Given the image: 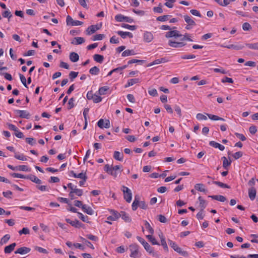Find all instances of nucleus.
Segmentation results:
<instances>
[{"instance_id":"obj_15","label":"nucleus","mask_w":258,"mask_h":258,"mask_svg":"<svg viewBox=\"0 0 258 258\" xmlns=\"http://www.w3.org/2000/svg\"><path fill=\"white\" fill-rule=\"evenodd\" d=\"M139 204H140V197L138 195H136L135 197V200L132 204V209L133 211H136L138 207H139Z\"/></svg>"},{"instance_id":"obj_3","label":"nucleus","mask_w":258,"mask_h":258,"mask_svg":"<svg viewBox=\"0 0 258 258\" xmlns=\"http://www.w3.org/2000/svg\"><path fill=\"white\" fill-rule=\"evenodd\" d=\"M137 239L142 244L147 251L150 253H154L153 248L147 242L145 241L144 239L140 236H137Z\"/></svg>"},{"instance_id":"obj_35","label":"nucleus","mask_w":258,"mask_h":258,"mask_svg":"<svg viewBox=\"0 0 258 258\" xmlns=\"http://www.w3.org/2000/svg\"><path fill=\"white\" fill-rule=\"evenodd\" d=\"M71 225L76 228H80L82 227L83 225V224L78 220L73 221Z\"/></svg>"},{"instance_id":"obj_37","label":"nucleus","mask_w":258,"mask_h":258,"mask_svg":"<svg viewBox=\"0 0 258 258\" xmlns=\"http://www.w3.org/2000/svg\"><path fill=\"white\" fill-rule=\"evenodd\" d=\"M86 173V172L85 173H83V172H82L81 173L78 174H77L76 173H75L74 172V171H71L70 172V173H69V175L71 176V175H72L75 178H82V176H83Z\"/></svg>"},{"instance_id":"obj_38","label":"nucleus","mask_w":258,"mask_h":258,"mask_svg":"<svg viewBox=\"0 0 258 258\" xmlns=\"http://www.w3.org/2000/svg\"><path fill=\"white\" fill-rule=\"evenodd\" d=\"M25 140L27 143L32 146L36 144V140L33 138H26Z\"/></svg>"},{"instance_id":"obj_53","label":"nucleus","mask_w":258,"mask_h":258,"mask_svg":"<svg viewBox=\"0 0 258 258\" xmlns=\"http://www.w3.org/2000/svg\"><path fill=\"white\" fill-rule=\"evenodd\" d=\"M74 192L75 193L76 195L78 196H81L83 195V190L81 189L77 188V186H75Z\"/></svg>"},{"instance_id":"obj_60","label":"nucleus","mask_w":258,"mask_h":258,"mask_svg":"<svg viewBox=\"0 0 258 258\" xmlns=\"http://www.w3.org/2000/svg\"><path fill=\"white\" fill-rule=\"evenodd\" d=\"M197 118L198 119V120H207V117L206 115H205L204 114H203L202 113H198L197 114V116H196Z\"/></svg>"},{"instance_id":"obj_24","label":"nucleus","mask_w":258,"mask_h":258,"mask_svg":"<svg viewBox=\"0 0 258 258\" xmlns=\"http://www.w3.org/2000/svg\"><path fill=\"white\" fill-rule=\"evenodd\" d=\"M222 160H223V168L226 169H227L228 167L231 165L232 161L230 159L228 161L225 156L222 157Z\"/></svg>"},{"instance_id":"obj_32","label":"nucleus","mask_w":258,"mask_h":258,"mask_svg":"<svg viewBox=\"0 0 258 258\" xmlns=\"http://www.w3.org/2000/svg\"><path fill=\"white\" fill-rule=\"evenodd\" d=\"M100 72L99 69L97 67H94L89 70V73L92 75H97Z\"/></svg>"},{"instance_id":"obj_44","label":"nucleus","mask_w":258,"mask_h":258,"mask_svg":"<svg viewBox=\"0 0 258 258\" xmlns=\"http://www.w3.org/2000/svg\"><path fill=\"white\" fill-rule=\"evenodd\" d=\"M182 36H183V37L180 39L182 42L184 40H187L191 42L193 41L190 37V34L188 33H186L184 35H182Z\"/></svg>"},{"instance_id":"obj_57","label":"nucleus","mask_w":258,"mask_h":258,"mask_svg":"<svg viewBox=\"0 0 258 258\" xmlns=\"http://www.w3.org/2000/svg\"><path fill=\"white\" fill-rule=\"evenodd\" d=\"M36 187L42 191H49V188L46 185H37Z\"/></svg>"},{"instance_id":"obj_29","label":"nucleus","mask_w":258,"mask_h":258,"mask_svg":"<svg viewBox=\"0 0 258 258\" xmlns=\"http://www.w3.org/2000/svg\"><path fill=\"white\" fill-rule=\"evenodd\" d=\"M198 200L200 202V206L201 208V210H202V211H203V210L206 207V202L201 197H199L198 198Z\"/></svg>"},{"instance_id":"obj_54","label":"nucleus","mask_w":258,"mask_h":258,"mask_svg":"<svg viewBox=\"0 0 258 258\" xmlns=\"http://www.w3.org/2000/svg\"><path fill=\"white\" fill-rule=\"evenodd\" d=\"M18 170L23 171H30V169L26 165H19L18 166Z\"/></svg>"},{"instance_id":"obj_39","label":"nucleus","mask_w":258,"mask_h":258,"mask_svg":"<svg viewBox=\"0 0 258 258\" xmlns=\"http://www.w3.org/2000/svg\"><path fill=\"white\" fill-rule=\"evenodd\" d=\"M19 77H20V79L21 83L23 84V85L24 86V87L28 88V86L27 85V80H26L25 77L21 74H19Z\"/></svg>"},{"instance_id":"obj_61","label":"nucleus","mask_w":258,"mask_h":258,"mask_svg":"<svg viewBox=\"0 0 258 258\" xmlns=\"http://www.w3.org/2000/svg\"><path fill=\"white\" fill-rule=\"evenodd\" d=\"M35 249L41 253H47L48 251L46 249L39 246H35Z\"/></svg>"},{"instance_id":"obj_28","label":"nucleus","mask_w":258,"mask_h":258,"mask_svg":"<svg viewBox=\"0 0 258 258\" xmlns=\"http://www.w3.org/2000/svg\"><path fill=\"white\" fill-rule=\"evenodd\" d=\"M93 58L96 62L102 63L104 59V56L102 55L96 54L93 55Z\"/></svg>"},{"instance_id":"obj_25","label":"nucleus","mask_w":258,"mask_h":258,"mask_svg":"<svg viewBox=\"0 0 258 258\" xmlns=\"http://www.w3.org/2000/svg\"><path fill=\"white\" fill-rule=\"evenodd\" d=\"M136 54V53L135 52L134 50L127 49V50H125V51H124L122 53L121 55H122V56L125 57V56H130V55H134Z\"/></svg>"},{"instance_id":"obj_56","label":"nucleus","mask_w":258,"mask_h":258,"mask_svg":"<svg viewBox=\"0 0 258 258\" xmlns=\"http://www.w3.org/2000/svg\"><path fill=\"white\" fill-rule=\"evenodd\" d=\"M10 238V235L9 234H6L1 239L2 244L6 243Z\"/></svg>"},{"instance_id":"obj_52","label":"nucleus","mask_w":258,"mask_h":258,"mask_svg":"<svg viewBox=\"0 0 258 258\" xmlns=\"http://www.w3.org/2000/svg\"><path fill=\"white\" fill-rule=\"evenodd\" d=\"M153 11L154 12L158 13H162L163 10L162 9V5L160 3L158 7H154L153 8Z\"/></svg>"},{"instance_id":"obj_42","label":"nucleus","mask_w":258,"mask_h":258,"mask_svg":"<svg viewBox=\"0 0 258 258\" xmlns=\"http://www.w3.org/2000/svg\"><path fill=\"white\" fill-rule=\"evenodd\" d=\"M121 27L123 28H124L128 29L131 30H135L136 29V26H135V25L131 26L128 24H124V23H123L121 24Z\"/></svg>"},{"instance_id":"obj_36","label":"nucleus","mask_w":258,"mask_h":258,"mask_svg":"<svg viewBox=\"0 0 258 258\" xmlns=\"http://www.w3.org/2000/svg\"><path fill=\"white\" fill-rule=\"evenodd\" d=\"M170 17H171L170 15H167L161 16H159L158 17H157L156 20H157V21H158L165 22V21L168 20V18Z\"/></svg>"},{"instance_id":"obj_23","label":"nucleus","mask_w":258,"mask_h":258,"mask_svg":"<svg viewBox=\"0 0 258 258\" xmlns=\"http://www.w3.org/2000/svg\"><path fill=\"white\" fill-rule=\"evenodd\" d=\"M16 243H13L10 245L6 246L4 249L5 252L6 253H11L14 249V248L16 246Z\"/></svg>"},{"instance_id":"obj_20","label":"nucleus","mask_w":258,"mask_h":258,"mask_svg":"<svg viewBox=\"0 0 258 258\" xmlns=\"http://www.w3.org/2000/svg\"><path fill=\"white\" fill-rule=\"evenodd\" d=\"M69 57L71 61L73 62H76L79 59V56L78 54L75 52L70 53Z\"/></svg>"},{"instance_id":"obj_63","label":"nucleus","mask_w":258,"mask_h":258,"mask_svg":"<svg viewBox=\"0 0 258 258\" xmlns=\"http://www.w3.org/2000/svg\"><path fill=\"white\" fill-rule=\"evenodd\" d=\"M127 98L128 100L133 103H134L136 102L135 98L133 94H129L127 95Z\"/></svg>"},{"instance_id":"obj_16","label":"nucleus","mask_w":258,"mask_h":258,"mask_svg":"<svg viewBox=\"0 0 258 258\" xmlns=\"http://www.w3.org/2000/svg\"><path fill=\"white\" fill-rule=\"evenodd\" d=\"M220 46L222 47H225L229 49H234L235 50H240L244 47V46L242 45L234 44H230L228 45H221Z\"/></svg>"},{"instance_id":"obj_31","label":"nucleus","mask_w":258,"mask_h":258,"mask_svg":"<svg viewBox=\"0 0 258 258\" xmlns=\"http://www.w3.org/2000/svg\"><path fill=\"white\" fill-rule=\"evenodd\" d=\"M2 15L4 18H7L8 21H10V19L13 16L11 12L9 10L3 12Z\"/></svg>"},{"instance_id":"obj_50","label":"nucleus","mask_w":258,"mask_h":258,"mask_svg":"<svg viewBox=\"0 0 258 258\" xmlns=\"http://www.w3.org/2000/svg\"><path fill=\"white\" fill-rule=\"evenodd\" d=\"M145 227L146 229H148L149 232L151 233V234H153L154 233V229L152 228V227L151 226L150 224H149V223L148 222H147V221H145Z\"/></svg>"},{"instance_id":"obj_6","label":"nucleus","mask_w":258,"mask_h":258,"mask_svg":"<svg viewBox=\"0 0 258 258\" xmlns=\"http://www.w3.org/2000/svg\"><path fill=\"white\" fill-rule=\"evenodd\" d=\"M182 36V35L179 33V32L177 30H171L166 33L165 37L167 38L171 37H179Z\"/></svg>"},{"instance_id":"obj_34","label":"nucleus","mask_w":258,"mask_h":258,"mask_svg":"<svg viewBox=\"0 0 258 258\" xmlns=\"http://www.w3.org/2000/svg\"><path fill=\"white\" fill-rule=\"evenodd\" d=\"M213 183L221 187H222V188H230V186L228 185H227L225 183H222L220 181H214L213 182Z\"/></svg>"},{"instance_id":"obj_13","label":"nucleus","mask_w":258,"mask_h":258,"mask_svg":"<svg viewBox=\"0 0 258 258\" xmlns=\"http://www.w3.org/2000/svg\"><path fill=\"white\" fill-rule=\"evenodd\" d=\"M27 179L30 180L33 182H35L37 184H41L42 183V181L37 178L35 175L33 174H29L27 175Z\"/></svg>"},{"instance_id":"obj_4","label":"nucleus","mask_w":258,"mask_h":258,"mask_svg":"<svg viewBox=\"0 0 258 258\" xmlns=\"http://www.w3.org/2000/svg\"><path fill=\"white\" fill-rule=\"evenodd\" d=\"M102 27V23L89 26L86 30L88 35H91L99 30Z\"/></svg>"},{"instance_id":"obj_26","label":"nucleus","mask_w":258,"mask_h":258,"mask_svg":"<svg viewBox=\"0 0 258 258\" xmlns=\"http://www.w3.org/2000/svg\"><path fill=\"white\" fill-rule=\"evenodd\" d=\"M206 115L209 117V118L213 120H222L225 121V119L222 117L218 116L215 115H213L211 114L206 113Z\"/></svg>"},{"instance_id":"obj_40","label":"nucleus","mask_w":258,"mask_h":258,"mask_svg":"<svg viewBox=\"0 0 258 258\" xmlns=\"http://www.w3.org/2000/svg\"><path fill=\"white\" fill-rule=\"evenodd\" d=\"M81 241L84 242L88 247H90L91 249H94V247L93 244L88 240L86 239L85 238L81 237Z\"/></svg>"},{"instance_id":"obj_11","label":"nucleus","mask_w":258,"mask_h":258,"mask_svg":"<svg viewBox=\"0 0 258 258\" xmlns=\"http://www.w3.org/2000/svg\"><path fill=\"white\" fill-rule=\"evenodd\" d=\"M15 111L19 114L21 118L29 119L30 116V113L27 111L17 110Z\"/></svg>"},{"instance_id":"obj_22","label":"nucleus","mask_w":258,"mask_h":258,"mask_svg":"<svg viewBox=\"0 0 258 258\" xmlns=\"http://www.w3.org/2000/svg\"><path fill=\"white\" fill-rule=\"evenodd\" d=\"M74 40H75V41H74V40H73L71 42V43L74 45L81 44L85 42L84 38L83 37H75Z\"/></svg>"},{"instance_id":"obj_59","label":"nucleus","mask_w":258,"mask_h":258,"mask_svg":"<svg viewBox=\"0 0 258 258\" xmlns=\"http://www.w3.org/2000/svg\"><path fill=\"white\" fill-rule=\"evenodd\" d=\"M93 98H94L93 99V101L95 103H97L101 102L102 99V97L96 94H95Z\"/></svg>"},{"instance_id":"obj_1","label":"nucleus","mask_w":258,"mask_h":258,"mask_svg":"<svg viewBox=\"0 0 258 258\" xmlns=\"http://www.w3.org/2000/svg\"><path fill=\"white\" fill-rule=\"evenodd\" d=\"M130 250L131 251L130 256L134 258L139 257L141 255L139 248V246L136 243L132 244L130 245Z\"/></svg>"},{"instance_id":"obj_5","label":"nucleus","mask_w":258,"mask_h":258,"mask_svg":"<svg viewBox=\"0 0 258 258\" xmlns=\"http://www.w3.org/2000/svg\"><path fill=\"white\" fill-rule=\"evenodd\" d=\"M115 19L117 22H123L125 21L128 23H132L133 19L130 17L124 16L121 14H118L115 16Z\"/></svg>"},{"instance_id":"obj_27","label":"nucleus","mask_w":258,"mask_h":258,"mask_svg":"<svg viewBox=\"0 0 258 258\" xmlns=\"http://www.w3.org/2000/svg\"><path fill=\"white\" fill-rule=\"evenodd\" d=\"M195 188L201 192H206L207 190L205 189L204 185L202 183H197L195 185Z\"/></svg>"},{"instance_id":"obj_9","label":"nucleus","mask_w":258,"mask_h":258,"mask_svg":"<svg viewBox=\"0 0 258 258\" xmlns=\"http://www.w3.org/2000/svg\"><path fill=\"white\" fill-rule=\"evenodd\" d=\"M31 251V248L27 247H21L19 248L15 251V253L20 254H25L29 253Z\"/></svg>"},{"instance_id":"obj_8","label":"nucleus","mask_w":258,"mask_h":258,"mask_svg":"<svg viewBox=\"0 0 258 258\" xmlns=\"http://www.w3.org/2000/svg\"><path fill=\"white\" fill-rule=\"evenodd\" d=\"M168 45L174 48H180L186 45V43L183 42H176L172 40H169L168 41Z\"/></svg>"},{"instance_id":"obj_62","label":"nucleus","mask_w":258,"mask_h":258,"mask_svg":"<svg viewBox=\"0 0 258 258\" xmlns=\"http://www.w3.org/2000/svg\"><path fill=\"white\" fill-rule=\"evenodd\" d=\"M19 233L20 235L27 234L29 233V229L28 228L24 227L22 230L19 231Z\"/></svg>"},{"instance_id":"obj_33","label":"nucleus","mask_w":258,"mask_h":258,"mask_svg":"<svg viewBox=\"0 0 258 258\" xmlns=\"http://www.w3.org/2000/svg\"><path fill=\"white\" fill-rule=\"evenodd\" d=\"M147 238L153 245H159V243L157 241L156 239L152 235H148L147 236Z\"/></svg>"},{"instance_id":"obj_19","label":"nucleus","mask_w":258,"mask_h":258,"mask_svg":"<svg viewBox=\"0 0 258 258\" xmlns=\"http://www.w3.org/2000/svg\"><path fill=\"white\" fill-rule=\"evenodd\" d=\"M113 158L117 161H121L123 159V154L122 153L115 151L113 154Z\"/></svg>"},{"instance_id":"obj_18","label":"nucleus","mask_w":258,"mask_h":258,"mask_svg":"<svg viewBox=\"0 0 258 258\" xmlns=\"http://www.w3.org/2000/svg\"><path fill=\"white\" fill-rule=\"evenodd\" d=\"M117 34L120 36L123 39L126 38V37L128 36L130 38H133V35L130 32H123L121 31H118L117 32Z\"/></svg>"},{"instance_id":"obj_55","label":"nucleus","mask_w":258,"mask_h":258,"mask_svg":"<svg viewBox=\"0 0 258 258\" xmlns=\"http://www.w3.org/2000/svg\"><path fill=\"white\" fill-rule=\"evenodd\" d=\"M148 93L152 96H156L158 95L157 90L155 88L150 89L148 91Z\"/></svg>"},{"instance_id":"obj_48","label":"nucleus","mask_w":258,"mask_h":258,"mask_svg":"<svg viewBox=\"0 0 258 258\" xmlns=\"http://www.w3.org/2000/svg\"><path fill=\"white\" fill-rule=\"evenodd\" d=\"M242 29L244 31H249L252 29V27L248 23L245 22L242 25Z\"/></svg>"},{"instance_id":"obj_58","label":"nucleus","mask_w":258,"mask_h":258,"mask_svg":"<svg viewBox=\"0 0 258 258\" xmlns=\"http://www.w3.org/2000/svg\"><path fill=\"white\" fill-rule=\"evenodd\" d=\"M243 155V153L241 151H238L233 154V158L236 160L241 157Z\"/></svg>"},{"instance_id":"obj_64","label":"nucleus","mask_w":258,"mask_h":258,"mask_svg":"<svg viewBox=\"0 0 258 258\" xmlns=\"http://www.w3.org/2000/svg\"><path fill=\"white\" fill-rule=\"evenodd\" d=\"M13 194L12 192L10 190H7V191H4L3 192V196L7 198H10L12 199V197L11 196Z\"/></svg>"},{"instance_id":"obj_51","label":"nucleus","mask_w":258,"mask_h":258,"mask_svg":"<svg viewBox=\"0 0 258 258\" xmlns=\"http://www.w3.org/2000/svg\"><path fill=\"white\" fill-rule=\"evenodd\" d=\"M166 2L164 5L169 8H172L173 7V4L175 2V0H166Z\"/></svg>"},{"instance_id":"obj_47","label":"nucleus","mask_w":258,"mask_h":258,"mask_svg":"<svg viewBox=\"0 0 258 258\" xmlns=\"http://www.w3.org/2000/svg\"><path fill=\"white\" fill-rule=\"evenodd\" d=\"M145 62L144 60H139L136 59H132L129 60L127 62L128 64L134 63H140L141 64H143Z\"/></svg>"},{"instance_id":"obj_2","label":"nucleus","mask_w":258,"mask_h":258,"mask_svg":"<svg viewBox=\"0 0 258 258\" xmlns=\"http://www.w3.org/2000/svg\"><path fill=\"white\" fill-rule=\"evenodd\" d=\"M122 188L124 199L127 203H130L132 199V193L131 190L124 185L122 186Z\"/></svg>"},{"instance_id":"obj_21","label":"nucleus","mask_w":258,"mask_h":258,"mask_svg":"<svg viewBox=\"0 0 258 258\" xmlns=\"http://www.w3.org/2000/svg\"><path fill=\"white\" fill-rule=\"evenodd\" d=\"M184 20L185 22L188 24L189 25H191V26H195L196 25V22L190 18L189 16L188 15H184L183 16Z\"/></svg>"},{"instance_id":"obj_30","label":"nucleus","mask_w":258,"mask_h":258,"mask_svg":"<svg viewBox=\"0 0 258 258\" xmlns=\"http://www.w3.org/2000/svg\"><path fill=\"white\" fill-rule=\"evenodd\" d=\"M109 88L108 86L101 87L99 89L98 93L100 95H105L106 92L109 90Z\"/></svg>"},{"instance_id":"obj_43","label":"nucleus","mask_w":258,"mask_h":258,"mask_svg":"<svg viewBox=\"0 0 258 258\" xmlns=\"http://www.w3.org/2000/svg\"><path fill=\"white\" fill-rule=\"evenodd\" d=\"M104 37L105 35L104 34H96L93 36L92 40L93 41L101 40L103 39V38H104Z\"/></svg>"},{"instance_id":"obj_7","label":"nucleus","mask_w":258,"mask_h":258,"mask_svg":"<svg viewBox=\"0 0 258 258\" xmlns=\"http://www.w3.org/2000/svg\"><path fill=\"white\" fill-rule=\"evenodd\" d=\"M110 212L112 215L108 216L107 219L108 220L115 221L120 217L119 213L114 210H110Z\"/></svg>"},{"instance_id":"obj_14","label":"nucleus","mask_w":258,"mask_h":258,"mask_svg":"<svg viewBox=\"0 0 258 258\" xmlns=\"http://www.w3.org/2000/svg\"><path fill=\"white\" fill-rule=\"evenodd\" d=\"M256 194V190L254 187H252L251 188L248 189V196L251 201L254 200L255 198Z\"/></svg>"},{"instance_id":"obj_49","label":"nucleus","mask_w":258,"mask_h":258,"mask_svg":"<svg viewBox=\"0 0 258 258\" xmlns=\"http://www.w3.org/2000/svg\"><path fill=\"white\" fill-rule=\"evenodd\" d=\"M11 175L13 177L15 178H25L27 179V175H24L23 174L18 173H13L11 174Z\"/></svg>"},{"instance_id":"obj_41","label":"nucleus","mask_w":258,"mask_h":258,"mask_svg":"<svg viewBox=\"0 0 258 258\" xmlns=\"http://www.w3.org/2000/svg\"><path fill=\"white\" fill-rule=\"evenodd\" d=\"M245 45L250 49L258 50V42L254 43H246Z\"/></svg>"},{"instance_id":"obj_10","label":"nucleus","mask_w":258,"mask_h":258,"mask_svg":"<svg viewBox=\"0 0 258 258\" xmlns=\"http://www.w3.org/2000/svg\"><path fill=\"white\" fill-rule=\"evenodd\" d=\"M143 37L144 41L147 43L151 42L154 38L153 34L148 31H146L144 33Z\"/></svg>"},{"instance_id":"obj_46","label":"nucleus","mask_w":258,"mask_h":258,"mask_svg":"<svg viewBox=\"0 0 258 258\" xmlns=\"http://www.w3.org/2000/svg\"><path fill=\"white\" fill-rule=\"evenodd\" d=\"M78 72H71L69 75L70 80L73 81L78 76Z\"/></svg>"},{"instance_id":"obj_17","label":"nucleus","mask_w":258,"mask_h":258,"mask_svg":"<svg viewBox=\"0 0 258 258\" xmlns=\"http://www.w3.org/2000/svg\"><path fill=\"white\" fill-rule=\"evenodd\" d=\"M209 145L215 148H218L221 151H223L225 149V147L224 146L213 141H210L209 142Z\"/></svg>"},{"instance_id":"obj_45","label":"nucleus","mask_w":258,"mask_h":258,"mask_svg":"<svg viewBox=\"0 0 258 258\" xmlns=\"http://www.w3.org/2000/svg\"><path fill=\"white\" fill-rule=\"evenodd\" d=\"M14 157L19 160H22V161L27 160L26 157L25 156H24L23 154L18 155V154L15 153V154L14 155Z\"/></svg>"},{"instance_id":"obj_12","label":"nucleus","mask_w":258,"mask_h":258,"mask_svg":"<svg viewBox=\"0 0 258 258\" xmlns=\"http://www.w3.org/2000/svg\"><path fill=\"white\" fill-rule=\"evenodd\" d=\"M121 217L125 222H131L132 221L131 218L129 216L128 214H126L124 211H121L119 213Z\"/></svg>"}]
</instances>
